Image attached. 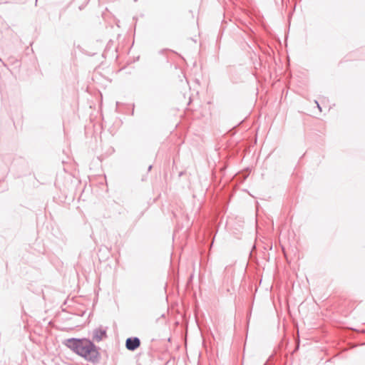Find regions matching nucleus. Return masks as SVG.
I'll list each match as a JSON object with an SVG mask.
<instances>
[{"mask_svg":"<svg viewBox=\"0 0 365 365\" xmlns=\"http://www.w3.org/2000/svg\"><path fill=\"white\" fill-rule=\"evenodd\" d=\"M64 344L78 355L92 363L99 360L98 348L89 339L71 338L65 341Z\"/></svg>","mask_w":365,"mask_h":365,"instance_id":"1","label":"nucleus"},{"mask_svg":"<svg viewBox=\"0 0 365 365\" xmlns=\"http://www.w3.org/2000/svg\"><path fill=\"white\" fill-rule=\"evenodd\" d=\"M140 345V341L138 337L128 338L125 341V346L130 351H134Z\"/></svg>","mask_w":365,"mask_h":365,"instance_id":"2","label":"nucleus"},{"mask_svg":"<svg viewBox=\"0 0 365 365\" xmlns=\"http://www.w3.org/2000/svg\"><path fill=\"white\" fill-rule=\"evenodd\" d=\"M106 329L102 327L96 328L93 330V339L97 342L101 341L103 339L106 338Z\"/></svg>","mask_w":365,"mask_h":365,"instance_id":"3","label":"nucleus"},{"mask_svg":"<svg viewBox=\"0 0 365 365\" xmlns=\"http://www.w3.org/2000/svg\"><path fill=\"white\" fill-rule=\"evenodd\" d=\"M315 103H317V107L319 108V110H321V108H320V106L319 104L318 103V102L316 101Z\"/></svg>","mask_w":365,"mask_h":365,"instance_id":"4","label":"nucleus"},{"mask_svg":"<svg viewBox=\"0 0 365 365\" xmlns=\"http://www.w3.org/2000/svg\"><path fill=\"white\" fill-rule=\"evenodd\" d=\"M152 166L150 165L149 168H148V170H150L151 169Z\"/></svg>","mask_w":365,"mask_h":365,"instance_id":"5","label":"nucleus"}]
</instances>
